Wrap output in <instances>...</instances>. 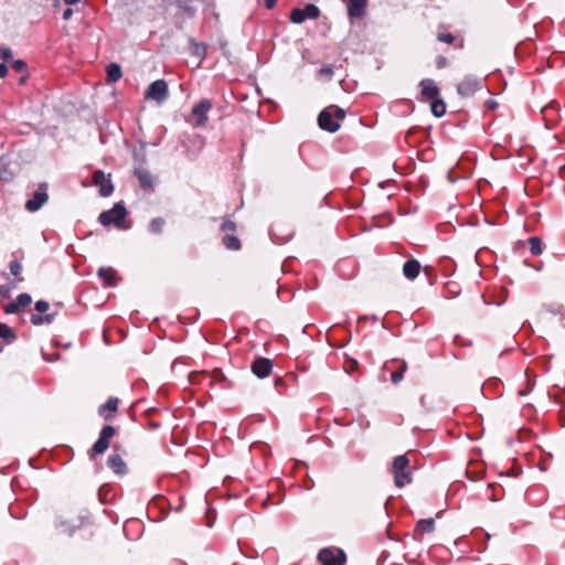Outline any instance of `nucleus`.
<instances>
[{
	"label": "nucleus",
	"mask_w": 565,
	"mask_h": 565,
	"mask_svg": "<svg viewBox=\"0 0 565 565\" xmlns=\"http://www.w3.org/2000/svg\"><path fill=\"white\" fill-rule=\"evenodd\" d=\"M11 67L17 73L22 74L21 78L19 79V84L24 85L29 78V70L26 62H24L23 60H14L11 63Z\"/></svg>",
	"instance_id": "nucleus-30"
},
{
	"label": "nucleus",
	"mask_w": 565,
	"mask_h": 565,
	"mask_svg": "<svg viewBox=\"0 0 565 565\" xmlns=\"http://www.w3.org/2000/svg\"><path fill=\"white\" fill-rule=\"evenodd\" d=\"M18 507H19L18 504H17V505H11V507H10V513H11V515H12V516L21 519L23 515H22V514H17V513H15V509H17Z\"/></svg>",
	"instance_id": "nucleus-52"
},
{
	"label": "nucleus",
	"mask_w": 565,
	"mask_h": 565,
	"mask_svg": "<svg viewBox=\"0 0 565 565\" xmlns=\"http://www.w3.org/2000/svg\"><path fill=\"white\" fill-rule=\"evenodd\" d=\"M430 102H431L430 108H431V113L434 114V116H436V117L444 116L445 113H446V104H445V102L443 99H439V98L433 99Z\"/></svg>",
	"instance_id": "nucleus-38"
},
{
	"label": "nucleus",
	"mask_w": 565,
	"mask_h": 565,
	"mask_svg": "<svg viewBox=\"0 0 565 565\" xmlns=\"http://www.w3.org/2000/svg\"><path fill=\"white\" fill-rule=\"evenodd\" d=\"M122 77L121 67L117 63H110L106 67V79L108 83L118 82Z\"/></svg>",
	"instance_id": "nucleus-32"
},
{
	"label": "nucleus",
	"mask_w": 565,
	"mask_h": 565,
	"mask_svg": "<svg viewBox=\"0 0 565 565\" xmlns=\"http://www.w3.org/2000/svg\"><path fill=\"white\" fill-rule=\"evenodd\" d=\"M557 110V105H548V106H545L542 108V115H543V118L547 121L550 120V116H552L554 113H556Z\"/></svg>",
	"instance_id": "nucleus-45"
},
{
	"label": "nucleus",
	"mask_w": 565,
	"mask_h": 565,
	"mask_svg": "<svg viewBox=\"0 0 565 565\" xmlns=\"http://www.w3.org/2000/svg\"><path fill=\"white\" fill-rule=\"evenodd\" d=\"M527 392L525 391H520V395H525Z\"/></svg>",
	"instance_id": "nucleus-59"
},
{
	"label": "nucleus",
	"mask_w": 565,
	"mask_h": 565,
	"mask_svg": "<svg viewBox=\"0 0 565 565\" xmlns=\"http://www.w3.org/2000/svg\"><path fill=\"white\" fill-rule=\"evenodd\" d=\"M333 73L334 72H333L332 65H324L318 70V76L326 78V79H331L333 76Z\"/></svg>",
	"instance_id": "nucleus-44"
},
{
	"label": "nucleus",
	"mask_w": 565,
	"mask_h": 565,
	"mask_svg": "<svg viewBox=\"0 0 565 565\" xmlns=\"http://www.w3.org/2000/svg\"><path fill=\"white\" fill-rule=\"evenodd\" d=\"M317 558L321 565H344L347 555L341 548L324 547L320 550Z\"/></svg>",
	"instance_id": "nucleus-8"
},
{
	"label": "nucleus",
	"mask_w": 565,
	"mask_h": 565,
	"mask_svg": "<svg viewBox=\"0 0 565 565\" xmlns=\"http://www.w3.org/2000/svg\"><path fill=\"white\" fill-rule=\"evenodd\" d=\"M35 310L39 313H32L30 317V322L33 326H43V324H51L55 319V313H45L50 309V303L45 300H38L34 305Z\"/></svg>",
	"instance_id": "nucleus-12"
},
{
	"label": "nucleus",
	"mask_w": 565,
	"mask_h": 565,
	"mask_svg": "<svg viewBox=\"0 0 565 565\" xmlns=\"http://www.w3.org/2000/svg\"><path fill=\"white\" fill-rule=\"evenodd\" d=\"M0 57L3 61L2 63L8 62L12 58V51L9 47H1L0 49Z\"/></svg>",
	"instance_id": "nucleus-46"
},
{
	"label": "nucleus",
	"mask_w": 565,
	"mask_h": 565,
	"mask_svg": "<svg viewBox=\"0 0 565 565\" xmlns=\"http://www.w3.org/2000/svg\"><path fill=\"white\" fill-rule=\"evenodd\" d=\"M320 14V9L316 4L308 3L303 8L294 9L290 12V21L300 24L306 20H316Z\"/></svg>",
	"instance_id": "nucleus-11"
},
{
	"label": "nucleus",
	"mask_w": 565,
	"mask_h": 565,
	"mask_svg": "<svg viewBox=\"0 0 565 565\" xmlns=\"http://www.w3.org/2000/svg\"><path fill=\"white\" fill-rule=\"evenodd\" d=\"M384 370L390 372V379L393 384H398L404 379L407 370V362L402 359H392L384 363Z\"/></svg>",
	"instance_id": "nucleus-14"
},
{
	"label": "nucleus",
	"mask_w": 565,
	"mask_h": 565,
	"mask_svg": "<svg viewBox=\"0 0 565 565\" xmlns=\"http://www.w3.org/2000/svg\"><path fill=\"white\" fill-rule=\"evenodd\" d=\"M467 475H468V477H469L471 480H477V478L470 477V471H469V470L467 471Z\"/></svg>",
	"instance_id": "nucleus-57"
},
{
	"label": "nucleus",
	"mask_w": 565,
	"mask_h": 565,
	"mask_svg": "<svg viewBox=\"0 0 565 565\" xmlns=\"http://www.w3.org/2000/svg\"><path fill=\"white\" fill-rule=\"evenodd\" d=\"M190 49L192 55L199 57L200 60H203L207 53V45L202 42H196L194 40L190 41Z\"/></svg>",
	"instance_id": "nucleus-34"
},
{
	"label": "nucleus",
	"mask_w": 565,
	"mask_h": 565,
	"mask_svg": "<svg viewBox=\"0 0 565 565\" xmlns=\"http://www.w3.org/2000/svg\"><path fill=\"white\" fill-rule=\"evenodd\" d=\"M220 230L223 233L222 244L226 249L239 250L242 248L241 239L235 234L237 225L234 221L224 217L221 223Z\"/></svg>",
	"instance_id": "nucleus-5"
},
{
	"label": "nucleus",
	"mask_w": 565,
	"mask_h": 565,
	"mask_svg": "<svg viewBox=\"0 0 565 565\" xmlns=\"http://www.w3.org/2000/svg\"><path fill=\"white\" fill-rule=\"evenodd\" d=\"M437 40L439 42L452 45L455 49H463L465 46V39L459 34H452L451 32L447 31L446 26L440 25L437 31Z\"/></svg>",
	"instance_id": "nucleus-19"
},
{
	"label": "nucleus",
	"mask_w": 565,
	"mask_h": 565,
	"mask_svg": "<svg viewBox=\"0 0 565 565\" xmlns=\"http://www.w3.org/2000/svg\"><path fill=\"white\" fill-rule=\"evenodd\" d=\"M10 274L14 277L12 280L13 287H15L19 282H22L24 279L21 276L22 273V264L20 259L14 258L9 264Z\"/></svg>",
	"instance_id": "nucleus-31"
},
{
	"label": "nucleus",
	"mask_w": 565,
	"mask_h": 565,
	"mask_svg": "<svg viewBox=\"0 0 565 565\" xmlns=\"http://www.w3.org/2000/svg\"><path fill=\"white\" fill-rule=\"evenodd\" d=\"M518 244H519V245H521V246H524V245H525V243H524V242H522V241H519V242H518Z\"/></svg>",
	"instance_id": "nucleus-58"
},
{
	"label": "nucleus",
	"mask_w": 565,
	"mask_h": 565,
	"mask_svg": "<svg viewBox=\"0 0 565 565\" xmlns=\"http://www.w3.org/2000/svg\"><path fill=\"white\" fill-rule=\"evenodd\" d=\"M347 7L348 18L351 22L363 19L366 15L369 0H341Z\"/></svg>",
	"instance_id": "nucleus-13"
},
{
	"label": "nucleus",
	"mask_w": 565,
	"mask_h": 565,
	"mask_svg": "<svg viewBox=\"0 0 565 565\" xmlns=\"http://www.w3.org/2000/svg\"><path fill=\"white\" fill-rule=\"evenodd\" d=\"M8 75V66L6 63H0V78H4Z\"/></svg>",
	"instance_id": "nucleus-50"
},
{
	"label": "nucleus",
	"mask_w": 565,
	"mask_h": 565,
	"mask_svg": "<svg viewBox=\"0 0 565 565\" xmlns=\"http://www.w3.org/2000/svg\"><path fill=\"white\" fill-rule=\"evenodd\" d=\"M435 530V520L429 519H422L419 520L414 529V537L416 540H422L425 534L433 533Z\"/></svg>",
	"instance_id": "nucleus-25"
},
{
	"label": "nucleus",
	"mask_w": 565,
	"mask_h": 565,
	"mask_svg": "<svg viewBox=\"0 0 565 565\" xmlns=\"http://www.w3.org/2000/svg\"><path fill=\"white\" fill-rule=\"evenodd\" d=\"M120 404V399L115 396H110L107 401L99 405L98 415L106 422H110L116 417Z\"/></svg>",
	"instance_id": "nucleus-17"
},
{
	"label": "nucleus",
	"mask_w": 565,
	"mask_h": 565,
	"mask_svg": "<svg viewBox=\"0 0 565 565\" xmlns=\"http://www.w3.org/2000/svg\"><path fill=\"white\" fill-rule=\"evenodd\" d=\"M134 173L143 191L151 192L154 190V177L147 169L137 168Z\"/></svg>",
	"instance_id": "nucleus-22"
},
{
	"label": "nucleus",
	"mask_w": 565,
	"mask_h": 565,
	"mask_svg": "<svg viewBox=\"0 0 565 565\" xmlns=\"http://www.w3.org/2000/svg\"><path fill=\"white\" fill-rule=\"evenodd\" d=\"M169 97L168 83L164 79L152 82L145 92V99L163 103Z\"/></svg>",
	"instance_id": "nucleus-9"
},
{
	"label": "nucleus",
	"mask_w": 565,
	"mask_h": 565,
	"mask_svg": "<svg viewBox=\"0 0 565 565\" xmlns=\"http://www.w3.org/2000/svg\"><path fill=\"white\" fill-rule=\"evenodd\" d=\"M358 367V362L355 360H352L348 362L344 366L347 372H353Z\"/></svg>",
	"instance_id": "nucleus-49"
},
{
	"label": "nucleus",
	"mask_w": 565,
	"mask_h": 565,
	"mask_svg": "<svg viewBox=\"0 0 565 565\" xmlns=\"http://www.w3.org/2000/svg\"><path fill=\"white\" fill-rule=\"evenodd\" d=\"M487 491H488V493H487L488 499H490L492 501H498L501 499V492H502L501 487H499L494 483H489Z\"/></svg>",
	"instance_id": "nucleus-40"
},
{
	"label": "nucleus",
	"mask_w": 565,
	"mask_h": 565,
	"mask_svg": "<svg viewBox=\"0 0 565 565\" xmlns=\"http://www.w3.org/2000/svg\"><path fill=\"white\" fill-rule=\"evenodd\" d=\"M115 435L116 428L111 425H105L99 433L98 439L88 450L89 458L95 459L97 456L103 455L109 448L110 441Z\"/></svg>",
	"instance_id": "nucleus-6"
},
{
	"label": "nucleus",
	"mask_w": 565,
	"mask_h": 565,
	"mask_svg": "<svg viewBox=\"0 0 565 565\" xmlns=\"http://www.w3.org/2000/svg\"><path fill=\"white\" fill-rule=\"evenodd\" d=\"M31 302V296L26 292H22L15 298L14 301L3 306V311L8 315L18 313L21 309L29 307Z\"/></svg>",
	"instance_id": "nucleus-20"
},
{
	"label": "nucleus",
	"mask_w": 565,
	"mask_h": 565,
	"mask_svg": "<svg viewBox=\"0 0 565 565\" xmlns=\"http://www.w3.org/2000/svg\"><path fill=\"white\" fill-rule=\"evenodd\" d=\"M276 2H277V0H265V7L267 9H271L275 7Z\"/></svg>",
	"instance_id": "nucleus-53"
},
{
	"label": "nucleus",
	"mask_w": 565,
	"mask_h": 565,
	"mask_svg": "<svg viewBox=\"0 0 565 565\" xmlns=\"http://www.w3.org/2000/svg\"><path fill=\"white\" fill-rule=\"evenodd\" d=\"M97 276L106 288L115 287L120 281L118 273L113 267H100L97 271Z\"/></svg>",
	"instance_id": "nucleus-21"
},
{
	"label": "nucleus",
	"mask_w": 565,
	"mask_h": 565,
	"mask_svg": "<svg viewBox=\"0 0 565 565\" xmlns=\"http://www.w3.org/2000/svg\"><path fill=\"white\" fill-rule=\"evenodd\" d=\"M532 255L539 256L543 253V243L539 236H531L527 239Z\"/></svg>",
	"instance_id": "nucleus-36"
},
{
	"label": "nucleus",
	"mask_w": 565,
	"mask_h": 565,
	"mask_svg": "<svg viewBox=\"0 0 565 565\" xmlns=\"http://www.w3.org/2000/svg\"><path fill=\"white\" fill-rule=\"evenodd\" d=\"M107 466L118 476L127 473L128 468L119 454H111L107 459Z\"/></svg>",
	"instance_id": "nucleus-28"
},
{
	"label": "nucleus",
	"mask_w": 565,
	"mask_h": 565,
	"mask_svg": "<svg viewBox=\"0 0 565 565\" xmlns=\"http://www.w3.org/2000/svg\"><path fill=\"white\" fill-rule=\"evenodd\" d=\"M164 225L166 221L163 217H154L150 221L148 228L152 234H161Z\"/></svg>",
	"instance_id": "nucleus-39"
},
{
	"label": "nucleus",
	"mask_w": 565,
	"mask_h": 565,
	"mask_svg": "<svg viewBox=\"0 0 565 565\" xmlns=\"http://www.w3.org/2000/svg\"><path fill=\"white\" fill-rule=\"evenodd\" d=\"M0 338L7 344H11L17 340V334L7 323L0 322Z\"/></svg>",
	"instance_id": "nucleus-33"
},
{
	"label": "nucleus",
	"mask_w": 565,
	"mask_h": 565,
	"mask_svg": "<svg viewBox=\"0 0 565 565\" xmlns=\"http://www.w3.org/2000/svg\"><path fill=\"white\" fill-rule=\"evenodd\" d=\"M64 2L68 6H72V4H76V3L81 2V0H64Z\"/></svg>",
	"instance_id": "nucleus-54"
},
{
	"label": "nucleus",
	"mask_w": 565,
	"mask_h": 565,
	"mask_svg": "<svg viewBox=\"0 0 565 565\" xmlns=\"http://www.w3.org/2000/svg\"><path fill=\"white\" fill-rule=\"evenodd\" d=\"M97 495L100 503L106 504L114 502L117 493L113 484L105 483L99 487Z\"/></svg>",
	"instance_id": "nucleus-29"
},
{
	"label": "nucleus",
	"mask_w": 565,
	"mask_h": 565,
	"mask_svg": "<svg viewBox=\"0 0 565 565\" xmlns=\"http://www.w3.org/2000/svg\"><path fill=\"white\" fill-rule=\"evenodd\" d=\"M177 6L183 14L188 15L189 18L194 17L195 9L191 7L186 1H178Z\"/></svg>",
	"instance_id": "nucleus-42"
},
{
	"label": "nucleus",
	"mask_w": 565,
	"mask_h": 565,
	"mask_svg": "<svg viewBox=\"0 0 565 565\" xmlns=\"http://www.w3.org/2000/svg\"><path fill=\"white\" fill-rule=\"evenodd\" d=\"M11 292V287L8 285L0 286V297L1 298H9Z\"/></svg>",
	"instance_id": "nucleus-48"
},
{
	"label": "nucleus",
	"mask_w": 565,
	"mask_h": 565,
	"mask_svg": "<svg viewBox=\"0 0 565 565\" xmlns=\"http://www.w3.org/2000/svg\"><path fill=\"white\" fill-rule=\"evenodd\" d=\"M14 179V172L11 170L10 164L7 162H0V181L6 183L12 182Z\"/></svg>",
	"instance_id": "nucleus-35"
},
{
	"label": "nucleus",
	"mask_w": 565,
	"mask_h": 565,
	"mask_svg": "<svg viewBox=\"0 0 565 565\" xmlns=\"http://www.w3.org/2000/svg\"><path fill=\"white\" fill-rule=\"evenodd\" d=\"M460 294V286L456 281H447L444 286V296L446 298H454Z\"/></svg>",
	"instance_id": "nucleus-37"
},
{
	"label": "nucleus",
	"mask_w": 565,
	"mask_h": 565,
	"mask_svg": "<svg viewBox=\"0 0 565 565\" xmlns=\"http://www.w3.org/2000/svg\"><path fill=\"white\" fill-rule=\"evenodd\" d=\"M98 222L104 227H115L119 231H127L131 227L132 222L128 218V211L124 202H117L110 210L103 211L98 215Z\"/></svg>",
	"instance_id": "nucleus-1"
},
{
	"label": "nucleus",
	"mask_w": 565,
	"mask_h": 565,
	"mask_svg": "<svg viewBox=\"0 0 565 565\" xmlns=\"http://www.w3.org/2000/svg\"><path fill=\"white\" fill-rule=\"evenodd\" d=\"M273 361L263 356L256 358L250 365L253 374H255L258 379L268 377L273 372Z\"/></svg>",
	"instance_id": "nucleus-18"
},
{
	"label": "nucleus",
	"mask_w": 565,
	"mask_h": 565,
	"mask_svg": "<svg viewBox=\"0 0 565 565\" xmlns=\"http://www.w3.org/2000/svg\"><path fill=\"white\" fill-rule=\"evenodd\" d=\"M419 86L423 99L430 102L433 99L438 98L439 88L433 79L425 78L420 81Z\"/></svg>",
	"instance_id": "nucleus-23"
},
{
	"label": "nucleus",
	"mask_w": 565,
	"mask_h": 565,
	"mask_svg": "<svg viewBox=\"0 0 565 565\" xmlns=\"http://www.w3.org/2000/svg\"><path fill=\"white\" fill-rule=\"evenodd\" d=\"M73 15V10L71 8H67L63 12V19L68 20Z\"/></svg>",
	"instance_id": "nucleus-51"
},
{
	"label": "nucleus",
	"mask_w": 565,
	"mask_h": 565,
	"mask_svg": "<svg viewBox=\"0 0 565 565\" xmlns=\"http://www.w3.org/2000/svg\"><path fill=\"white\" fill-rule=\"evenodd\" d=\"M480 89V83L476 79L466 78L457 85V92L463 97L472 96Z\"/></svg>",
	"instance_id": "nucleus-27"
},
{
	"label": "nucleus",
	"mask_w": 565,
	"mask_h": 565,
	"mask_svg": "<svg viewBox=\"0 0 565 565\" xmlns=\"http://www.w3.org/2000/svg\"><path fill=\"white\" fill-rule=\"evenodd\" d=\"M422 271V265L416 258L407 259L403 265V275L407 280L416 279Z\"/></svg>",
	"instance_id": "nucleus-26"
},
{
	"label": "nucleus",
	"mask_w": 565,
	"mask_h": 565,
	"mask_svg": "<svg viewBox=\"0 0 565 565\" xmlns=\"http://www.w3.org/2000/svg\"><path fill=\"white\" fill-rule=\"evenodd\" d=\"M435 63H436V67L439 70L447 67L449 64L447 57H445L443 55L437 56Z\"/></svg>",
	"instance_id": "nucleus-47"
},
{
	"label": "nucleus",
	"mask_w": 565,
	"mask_h": 565,
	"mask_svg": "<svg viewBox=\"0 0 565 565\" xmlns=\"http://www.w3.org/2000/svg\"><path fill=\"white\" fill-rule=\"evenodd\" d=\"M198 377H203V380H206L211 386L218 385L223 390L231 388L233 386V383L227 380L221 369H214L212 372L203 371L190 374V381L192 383L200 382Z\"/></svg>",
	"instance_id": "nucleus-7"
},
{
	"label": "nucleus",
	"mask_w": 565,
	"mask_h": 565,
	"mask_svg": "<svg viewBox=\"0 0 565 565\" xmlns=\"http://www.w3.org/2000/svg\"><path fill=\"white\" fill-rule=\"evenodd\" d=\"M345 118L344 109L337 105H330L320 111L318 125L322 130L335 132L340 128V121Z\"/></svg>",
	"instance_id": "nucleus-4"
},
{
	"label": "nucleus",
	"mask_w": 565,
	"mask_h": 565,
	"mask_svg": "<svg viewBox=\"0 0 565 565\" xmlns=\"http://www.w3.org/2000/svg\"><path fill=\"white\" fill-rule=\"evenodd\" d=\"M548 396L555 404L559 406L558 417L561 426H565V390L554 388L548 392Z\"/></svg>",
	"instance_id": "nucleus-24"
},
{
	"label": "nucleus",
	"mask_w": 565,
	"mask_h": 565,
	"mask_svg": "<svg viewBox=\"0 0 565 565\" xmlns=\"http://www.w3.org/2000/svg\"><path fill=\"white\" fill-rule=\"evenodd\" d=\"M212 107L213 104L210 99H202L192 107L191 115L195 118V127H204L207 124V113Z\"/></svg>",
	"instance_id": "nucleus-15"
},
{
	"label": "nucleus",
	"mask_w": 565,
	"mask_h": 565,
	"mask_svg": "<svg viewBox=\"0 0 565 565\" xmlns=\"http://www.w3.org/2000/svg\"><path fill=\"white\" fill-rule=\"evenodd\" d=\"M422 271L426 276L428 284L430 286L435 285L437 281V271L434 266L427 265L422 267Z\"/></svg>",
	"instance_id": "nucleus-41"
},
{
	"label": "nucleus",
	"mask_w": 565,
	"mask_h": 565,
	"mask_svg": "<svg viewBox=\"0 0 565 565\" xmlns=\"http://www.w3.org/2000/svg\"><path fill=\"white\" fill-rule=\"evenodd\" d=\"M487 104H488V107H489V108H491V109H494V108H495V106H497V103H495V102H493V100H488V103H487Z\"/></svg>",
	"instance_id": "nucleus-55"
},
{
	"label": "nucleus",
	"mask_w": 565,
	"mask_h": 565,
	"mask_svg": "<svg viewBox=\"0 0 565 565\" xmlns=\"http://www.w3.org/2000/svg\"><path fill=\"white\" fill-rule=\"evenodd\" d=\"M49 201L47 184L40 183L32 196L25 202V210L34 213L39 211Z\"/></svg>",
	"instance_id": "nucleus-10"
},
{
	"label": "nucleus",
	"mask_w": 565,
	"mask_h": 565,
	"mask_svg": "<svg viewBox=\"0 0 565 565\" xmlns=\"http://www.w3.org/2000/svg\"><path fill=\"white\" fill-rule=\"evenodd\" d=\"M284 384V381L281 379H276L275 380V386L278 388L279 386H281Z\"/></svg>",
	"instance_id": "nucleus-56"
},
{
	"label": "nucleus",
	"mask_w": 565,
	"mask_h": 565,
	"mask_svg": "<svg viewBox=\"0 0 565 565\" xmlns=\"http://www.w3.org/2000/svg\"><path fill=\"white\" fill-rule=\"evenodd\" d=\"M92 525L93 518L87 510H82L76 514L61 515L55 521L56 530L66 535H73L77 530L86 529Z\"/></svg>",
	"instance_id": "nucleus-2"
},
{
	"label": "nucleus",
	"mask_w": 565,
	"mask_h": 565,
	"mask_svg": "<svg viewBox=\"0 0 565 565\" xmlns=\"http://www.w3.org/2000/svg\"><path fill=\"white\" fill-rule=\"evenodd\" d=\"M92 182L98 188L99 194L107 198L113 194L114 185L111 183L110 174H105L103 170L94 171Z\"/></svg>",
	"instance_id": "nucleus-16"
},
{
	"label": "nucleus",
	"mask_w": 565,
	"mask_h": 565,
	"mask_svg": "<svg viewBox=\"0 0 565 565\" xmlns=\"http://www.w3.org/2000/svg\"><path fill=\"white\" fill-rule=\"evenodd\" d=\"M390 471L394 477V484L397 488H404L413 480L411 460L406 454L396 456L393 459Z\"/></svg>",
	"instance_id": "nucleus-3"
},
{
	"label": "nucleus",
	"mask_w": 565,
	"mask_h": 565,
	"mask_svg": "<svg viewBox=\"0 0 565 565\" xmlns=\"http://www.w3.org/2000/svg\"><path fill=\"white\" fill-rule=\"evenodd\" d=\"M130 529H135V531L138 533L142 529V523L135 519L128 520L124 525V531L127 535Z\"/></svg>",
	"instance_id": "nucleus-43"
}]
</instances>
